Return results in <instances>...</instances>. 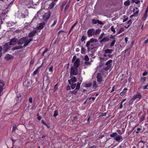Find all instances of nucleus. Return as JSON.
<instances>
[{
    "label": "nucleus",
    "mask_w": 148,
    "mask_h": 148,
    "mask_svg": "<svg viewBox=\"0 0 148 148\" xmlns=\"http://www.w3.org/2000/svg\"><path fill=\"white\" fill-rule=\"evenodd\" d=\"M27 37H23L19 39L17 42V44L18 45H22L26 43Z\"/></svg>",
    "instance_id": "nucleus-1"
},
{
    "label": "nucleus",
    "mask_w": 148,
    "mask_h": 148,
    "mask_svg": "<svg viewBox=\"0 0 148 148\" xmlns=\"http://www.w3.org/2000/svg\"><path fill=\"white\" fill-rule=\"evenodd\" d=\"M70 75H77L78 73V71L77 68L73 66L71 67L70 69Z\"/></svg>",
    "instance_id": "nucleus-2"
},
{
    "label": "nucleus",
    "mask_w": 148,
    "mask_h": 148,
    "mask_svg": "<svg viewBox=\"0 0 148 148\" xmlns=\"http://www.w3.org/2000/svg\"><path fill=\"white\" fill-rule=\"evenodd\" d=\"M51 15V13L49 11L45 13L43 15L42 18L45 21H47Z\"/></svg>",
    "instance_id": "nucleus-3"
},
{
    "label": "nucleus",
    "mask_w": 148,
    "mask_h": 148,
    "mask_svg": "<svg viewBox=\"0 0 148 148\" xmlns=\"http://www.w3.org/2000/svg\"><path fill=\"white\" fill-rule=\"evenodd\" d=\"M113 54H108L106 55V57H100L101 60L103 61H106L110 58H112L113 56Z\"/></svg>",
    "instance_id": "nucleus-4"
},
{
    "label": "nucleus",
    "mask_w": 148,
    "mask_h": 148,
    "mask_svg": "<svg viewBox=\"0 0 148 148\" xmlns=\"http://www.w3.org/2000/svg\"><path fill=\"white\" fill-rule=\"evenodd\" d=\"M97 82L99 84H101L103 82L102 75L100 73H98L97 75Z\"/></svg>",
    "instance_id": "nucleus-5"
},
{
    "label": "nucleus",
    "mask_w": 148,
    "mask_h": 148,
    "mask_svg": "<svg viewBox=\"0 0 148 148\" xmlns=\"http://www.w3.org/2000/svg\"><path fill=\"white\" fill-rule=\"evenodd\" d=\"M109 69H108L106 67L101 69L100 71V73H100L101 75L103 74L105 75H107L108 74L107 71Z\"/></svg>",
    "instance_id": "nucleus-6"
},
{
    "label": "nucleus",
    "mask_w": 148,
    "mask_h": 148,
    "mask_svg": "<svg viewBox=\"0 0 148 148\" xmlns=\"http://www.w3.org/2000/svg\"><path fill=\"white\" fill-rule=\"evenodd\" d=\"M95 30L93 28L89 29L87 31L89 37H91L94 36L95 35Z\"/></svg>",
    "instance_id": "nucleus-7"
},
{
    "label": "nucleus",
    "mask_w": 148,
    "mask_h": 148,
    "mask_svg": "<svg viewBox=\"0 0 148 148\" xmlns=\"http://www.w3.org/2000/svg\"><path fill=\"white\" fill-rule=\"evenodd\" d=\"M97 40L95 39L91 38L89 41H88L86 43V46L87 47V50L89 51L90 47H89L90 45V43H92L94 42H96Z\"/></svg>",
    "instance_id": "nucleus-8"
},
{
    "label": "nucleus",
    "mask_w": 148,
    "mask_h": 148,
    "mask_svg": "<svg viewBox=\"0 0 148 148\" xmlns=\"http://www.w3.org/2000/svg\"><path fill=\"white\" fill-rule=\"evenodd\" d=\"M80 65V60L78 58L76 59L75 61L73 63V67L77 68Z\"/></svg>",
    "instance_id": "nucleus-9"
},
{
    "label": "nucleus",
    "mask_w": 148,
    "mask_h": 148,
    "mask_svg": "<svg viewBox=\"0 0 148 148\" xmlns=\"http://www.w3.org/2000/svg\"><path fill=\"white\" fill-rule=\"evenodd\" d=\"M113 50L112 49H107L106 50H104V53L103 55V57H106V55L108 54H111Z\"/></svg>",
    "instance_id": "nucleus-10"
},
{
    "label": "nucleus",
    "mask_w": 148,
    "mask_h": 148,
    "mask_svg": "<svg viewBox=\"0 0 148 148\" xmlns=\"http://www.w3.org/2000/svg\"><path fill=\"white\" fill-rule=\"evenodd\" d=\"M18 41L17 39L15 38H13L11 39L9 42L10 45H15L17 43Z\"/></svg>",
    "instance_id": "nucleus-11"
},
{
    "label": "nucleus",
    "mask_w": 148,
    "mask_h": 148,
    "mask_svg": "<svg viewBox=\"0 0 148 148\" xmlns=\"http://www.w3.org/2000/svg\"><path fill=\"white\" fill-rule=\"evenodd\" d=\"M117 35H111L110 36V38L111 39H113L114 40H112V42H111L110 45V46L111 47H112L114 45L115 43L116 42V40H115V37Z\"/></svg>",
    "instance_id": "nucleus-12"
},
{
    "label": "nucleus",
    "mask_w": 148,
    "mask_h": 148,
    "mask_svg": "<svg viewBox=\"0 0 148 148\" xmlns=\"http://www.w3.org/2000/svg\"><path fill=\"white\" fill-rule=\"evenodd\" d=\"M112 62V60H108L105 64V65L107 66L106 67L109 69L112 66L111 63Z\"/></svg>",
    "instance_id": "nucleus-13"
},
{
    "label": "nucleus",
    "mask_w": 148,
    "mask_h": 148,
    "mask_svg": "<svg viewBox=\"0 0 148 148\" xmlns=\"http://www.w3.org/2000/svg\"><path fill=\"white\" fill-rule=\"evenodd\" d=\"M36 33L37 30H34L29 33L28 37L29 38L32 37L36 35Z\"/></svg>",
    "instance_id": "nucleus-14"
},
{
    "label": "nucleus",
    "mask_w": 148,
    "mask_h": 148,
    "mask_svg": "<svg viewBox=\"0 0 148 148\" xmlns=\"http://www.w3.org/2000/svg\"><path fill=\"white\" fill-rule=\"evenodd\" d=\"M145 142L141 140L139 141L137 145L138 147L139 148H143L144 147V144Z\"/></svg>",
    "instance_id": "nucleus-15"
},
{
    "label": "nucleus",
    "mask_w": 148,
    "mask_h": 148,
    "mask_svg": "<svg viewBox=\"0 0 148 148\" xmlns=\"http://www.w3.org/2000/svg\"><path fill=\"white\" fill-rule=\"evenodd\" d=\"M110 39L108 36H106L104 37L100 41V42L101 44H102L103 42H105L109 41Z\"/></svg>",
    "instance_id": "nucleus-16"
},
{
    "label": "nucleus",
    "mask_w": 148,
    "mask_h": 148,
    "mask_svg": "<svg viewBox=\"0 0 148 148\" xmlns=\"http://www.w3.org/2000/svg\"><path fill=\"white\" fill-rule=\"evenodd\" d=\"M133 97L135 99H136L137 98H138L139 99H141L142 98V96L140 93L138 92L137 94L134 95Z\"/></svg>",
    "instance_id": "nucleus-17"
},
{
    "label": "nucleus",
    "mask_w": 148,
    "mask_h": 148,
    "mask_svg": "<svg viewBox=\"0 0 148 148\" xmlns=\"http://www.w3.org/2000/svg\"><path fill=\"white\" fill-rule=\"evenodd\" d=\"M114 140L116 141L119 142L121 140H123L122 136L118 135L114 138Z\"/></svg>",
    "instance_id": "nucleus-18"
},
{
    "label": "nucleus",
    "mask_w": 148,
    "mask_h": 148,
    "mask_svg": "<svg viewBox=\"0 0 148 148\" xmlns=\"http://www.w3.org/2000/svg\"><path fill=\"white\" fill-rule=\"evenodd\" d=\"M13 58L12 56L10 54H8L5 56V59L7 60H9Z\"/></svg>",
    "instance_id": "nucleus-19"
},
{
    "label": "nucleus",
    "mask_w": 148,
    "mask_h": 148,
    "mask_svg": "<svg viewBox=\"0 0 148 148\" xmlns=\"http://www.w3.org/2000/svg\"><path fill=\"white\" fill-rule=\"evenodd\" d=\"M45 23L44 22H41L39 24V26H38V28L40 29H42L45 25Z\"/></svg>",
    "instance_id": "nucleus-20"
},
{
    "label": "nucleus",
    "mask_w": 148,
    "mask_h": 148,
    "mask_svg": "<svg viewBox=\"0 0 148 148\" xmlns=\"http://www.w3.org/2000/svg\"><path fill=\"white\" fill-rule=\"evenodd\" d=\"M23 47H24L23 46H22L21 45L16 46L15 47H14L12 49V50H17L18 49H22Z\"/></svg>",
    "instance_id": "nucleus-21"
},
{
    "label": "nucleus",
    "mask_w": 148,
    "mask_h": 148,
    "mask_svg": "<svg viewBox=\"0 0 148 148\" xmlns=\"http://www.w3.org/2000/svg\"><path fill=\"white\" fill-rule=\"evenodd\" d=\"M32 40H33V39L32 38H30V39H28V38L27 37V40L26 42V43L24 44L23 47H26L28 45V44L31 41H32Z\"/></svg>",
    "instance_id": "nucleus-22"
},
{
    "label": "nucleus",
    "mask_w": 148,
    "mask_h": 148,
    "mask_svg": "<svg viewBox=\"0 0 148 148\" xmlns=\"http://www.w3.org/2000/svg\"><path fill=\"white\" fill-rule=\"evenodd\" d=\"M133 12L134 15H136L139 12V9L138 8L135 7L133 9Z\"/></svg>",
    "instance_id": "nucleus-23"
},
{
    "label": "nucleus",
    "mask_w": 148,
    "mask_h": 148,
    "mask_svg": "<svg viewBox=\"0 0 148 148\" xmlns=\"http://www.w3.org/2000/svg\"><path fill=\"white\" fill-rule=\"evenodd\" d=\"M128 89L127 88H125L123 90V91L121 92L120 94V95L121 96H124L126 92V91Z\"/></svg>",
    "instance_id": "nucleus-24"
},
{
    "label": "nucleus",
    "mask_w": 148,
    "mask_h": 148,
    "mask_svg": "<svg viewBox=\"0 0 148 148\" xmlns=\"http://www.w3.org/2000/svg\"><path fill=\"white\" fill-rule=\"evenodd\" d=\"M81 79L80 80V82H79H79L77 83V85H76V89H77L78 90L79 89L80 87V85L81 83L82 82V78H81Z\"/></svg>",
    "instance_id": "nucleus-25"
},
{
    "label": "nucleus",
    "mask_w": 148,
    "mask_h": 148,
    "mask_svg": "<svg viewBox=\"0 0 148 148\" xmlns=\"http://www.w3.org/2000/svg\"><path fill=\"white\" fill-rule=\"evenodd\" d=\"M124 31V29L123 27H121L120 28L119 31H118L116 34V35H118L121 33H122V32H123Z\"/></svg>",
    "instance_id": "nucleus-26"
},
{
    "label": "nucleus",
    "mask_w": 148,
    "mask_h": 148,
    "mask_svg": "<svg viewBox=\"0 0 148 148\" xmlns=\"http://www.w3.org/2000/svg\"><path fill=\"white\" fill-rule=\"evenodd\" d=\"M57 21V18L56 17H55L54 18V22L53 24L51 25V27H53L56 24Z\"/></svg>",
    "instance_id": "nucleus-27"
},
{
    "label": "nucleus",
    "mask_w": 148,
    "mask_h": 148,
    "mask_svg": "<svg viewBox=\"0 0 148 148\" xmlns=\"http://www.w3.org/2000/svg\"><path fill=\"white\" fill-rule=\"evenodd\" d=\"M78 90L77 89L75 88L73 91H70V92L71 94V95H75L76 94Z\"/></svg>",
    "instance_id": "nucleus-28"
},
{
    "label": "nucleus",
    "mask_w": 148,
    "mask_h": 148,
    "mask_svg": "<svg viewBox=\"0 0 148 148\" xmlns=\"http://www.w3.org/2000/svg\"><path fill=\"white\" fill-rule=\"evenodd\" d=\"M9 46L7 45H5L3 47V50L5 52H6L9 49Z\"/></svg>",
    "instance_id": "nucleus-29"
},
{
    "label": "nucleus",
    "mask_w": 148,
    "mask_h": 148,
    "mask_svg": "<svg viewBox=\"0 0 148 148\" xmlns=\"http://www.w3.org/2000/svg\"><path fill=\"white\" fill-rule=\"evenodd\" d=\"M124 4L125 6H128L130 5V0H128L125 1L124 3Z\"/></svg>",
    "instance_id": "nucleus-30"
},
{
    "label": "nucleus",
    "mask_w": 148,
    "mask_h": 148,
    "mask_svg": "<svg viewBox=\"0 0 148 148\" xmlns=\"http://www.w3.org/2000/svg\"><path fill=\"white\" fill-rule=\"evenodd\" d=\"M70 80H71L72 83H74L77 81V78L75 76H73Z\"/></svg>",
    "instance_id": "nucleus-31"
},
{
    "label": "nucleus",
    "mask_w": 148,
    "mask_h": 148,
    "mask_svg": "<svg viewBox=\"0 0 148 148\" xmlns=\"http://www.w3.org/2000/svg\"><path fill=\"white\" fill-rule=\"evenodd\" d=\"M101 32V30L100 29H97L95 30V35H96L99 34L100 32Z\"/></svg>",
    "instance_id": "nucleus-32"
},
{
    "label": "nucleus",
    "mask_w": 148,
    "mask_h": 148,
    "mask_svg": "<svg viewBox=\"0 0 148 148\" xmlns=\"http://www.w3.org/2000/svg\"><path fill=\"white\" fill-rule=\"evenodd\" d=\"M118 134L117 133L114 132L110 135V136L111 138H114L115 136H117Z\"/></svg>",
    "instance_id": "nucleus-33"
},
{
    "label": "nucleus",
    "mask_w": 148,
    "mask_h": 148,
    "mask_svg": "<svg viewBox=\"0 0 148 148\" xmlns=\"http://www.w3.org/2000/svg\"><path fill=\"white\" fill-rule=\"evenodd\" d=\"M4 85V83H2V84H0V96H1V93L3 89V87Z\"/></svg>",
    "instance_id": "nucleus-34"
},
{
    "label": "nucleus",
    "mask_w": 148,
    "mask_h": 148,
    "mask_svg": "<svg viewBox=\"0 0 148 148\" xmlns=\"http://www.w3.org/2000/svg\"><path fill=\"white\" fill-rule=\"evenodd\" d=\"M58 114V110H55L54 112V113L53 114V116L56 117Z\"/></svg>",
    "instance_id": "nucleus-35"
},
{
    "label": "nucleus",
    "mask_w": 148,
    "mask_h": 148,
    "mask_svg": "<svg viewBox=\"0 0 148 148\" xmlns=\"http://www.w3.org/2000/svg\"><path fill=\"white\" fill-rule=\"evenodd\" d=\"M55 5V3L53 2H51L49 5V7L51 9L53 8Z\"/></svg>",
    "instance_id": "nucleus-36"
},
{
    "label": "nucleus",
    "mask_w": 148,
    "mask_h": 148,
    "mask_svg": "<svg viewBox=\"0 0 148 148\" xmlns=\"http://www.w3.org/2000/svg\"><path fill=\"white\" fill-rule=\"evenodd\" d=\"M14 1V0H7V1L8 2V3L10 5L13 4Z\"/></svg>",
    "instance_id": "nucleus-37"
},
{
    "label": "nucleus",
    "mask_w": 148,
    "mask_h": 148,
    "mask_svg": "<svg viewBox=\"0 0 148 148\" xmlns=\"http://www.w3.org/2000/svg\"><path fill=\"white\" fill-rule=\"evenodd\" d=\"M135 100V99L133 97L132 98L130 101L129 103L130 104L132 105Z\"/></svg>",
    "instance_id": "nucleus-38"
},
{
    "label": "nucleus",
    "mask_w": 148,
    "mask_h": 148,
    "mask_svg": "<svg viewBox=\"0 0 148 148\" xmlns=\"http://www.w3.org/2000/svg\"><path fill=\"white\" fill-rule=\"evenodd\" d=\"M84 85L85 87H89L91 86L92 84L91 83H85Z\"/></svg>",
    "instance_id": "nucleus-39"
},
{
    "label": "nucleus",
    "mask_w": 148,
    "mask_h": 148,
    "mask_svg": "<svg viewBox=\"0 0 148 148\" xmlns=\"http://www.w3.org/2000/svg\"><path fill=\"white\" fill-rule=\"evenodd\" d=\"M148 83H147L146 84V85L144 86L143 87V89L144 90H146V89L148 90Z\"/></svg>",
    "instance_id": "nucleus-40"
},
{
    "label": "nucleus",
    "mask_w": 148,
    "mask_h": 148,
    "mask_svg": "<svg viewBox=\"0 0 148 148\" xmlns=\"http://www.w3.org/2000/svg\"><path fill=\"white\" fill-rule=\"evenodd\" d=\"M110 29L111 31L112 32L114 33L116 32V30L113 26H112L111 27Z\"/></svg>",
    "instance_id": "nucleus-41"
},
{
    "label": "nucleus",
    "mask_w": 148,
    "mask_h": 148,
    "mask_svg": "<svg viewBox=\"0 0 148 148\" xmlns=\"http://www.w3.org/2000/svg\"><path fill=\"white\" fill-rule=\"evenodd\" d=\"M93 88L95 89L97 87L96 82V81H94L93 84Z\"/></svg>",
    "instance_id": "nucleus-42"
},
{
    "label": "nucleus",
    "mask_w": 148,
    "mask_h": 148,
    "mask_svg": "<svg viewBox=\"0 0 148 148\" xmlns=\"http://www.w3.org/2000/svg\"><path fill=\"white\" fill-rule=\"evenodd\" d=\"M147 14H146V13H145L144 14V16L143 17V19L142 20L144 21H145L147 17Z\"/></svg>",
    "instance_id": "nucleus-43"
},
{
    "label": "nucleus",
    "mask_w": 148,
    "mask_h": 148,
    "mask_svg": "<svg viewBox=\"0 0 148 148\" xmlns=\"http://www.w3.org/2000/svg\"><path fill=\"white\" fill-rule=\"evenodd\" d=\"M86 50V49L82 47V49L81 50V53H82L83 54L84 53Z\"/></svg>",
    "instance_id": "nucleus-44"
},
{
    "label": "nucleus",
    "mask_w": 148,
    "mask_h": 148,
    "mask_svg": "<svg viewBox=\"0 0 148 148\" xmlns=\"http://www.w3.org/2000/svg\"><path fill=\"white\" fill-rule=\"evenodd\" d=\"M146 79V77H143L141 78V80L142 83H144Z\"/></svg>",
    "instance_id": "nucleus-45"
},
{
    "label": "nucleus",
    "mask_w": 148,
    "mask_h": 148,
    "mask_svg": "<svg viewBox=\"0 0 148 148\" xmlns=\"http://www.w3.org/2000/svg\"><path fill=\"white\" fill-rule=\"evenodd\" d=\"M145 115L144 114H143L141 116V118L140 119V121H143L144 120H145Z\"/></svg>",
    "instance_id": "nucleus-46"
},
{
    "label": "nucleus",
    "mask_w": 148,
    "mask_h": 148,
    "mask_svg": "<svg viewBox=\"0 0 148 148\" xmlns=\"http://www.w3.org/2000/svg\"><path fill=\"white\" fill-rule=\"evenodd\" d=\"M133 3H135L136 4H138L140 3V1L139 0H132Z\"/></svg>",
    "instance_id": "nucleus-47"
},
{
    "label": "nucleus",
    "mask_w": 148,
    "mask_h": 148,
    "mask_svg": "<svg viewBox=\"0 0 148 148\" xmlns=\"http://www.w3.org/2000/svg\"><path fill=\"white\" fill-rule=\"evenodd\" d=\"M69 6V4H67V5L64 8V12H66L67 10L68 9Z\"/></svg>",
    "instance_id": "nucleus-48"
},
{
    "label": "nucleus",
    "mask_w": 148,
    "mask_h": 148,
    "mask_svg": "<svg viewBox=\"0 0 148 148\" xmlns=\"http://www.w3.org/2000/svg\"><path fill=\"white\" fill-rule=\"evenodd\" d=\"M86 37L85 36H83L81 38V41L82 42L84 41V40H86Z\"/></svg>",
    "instance_id": "nucleus-49"
},
{
    "label": "nucleus",
    "mask_w": 148,
    "mask_h": 148,
    "mask_svg": "<svg viewBox=\"0 0 148 148\" xmlns=\"http://www.w3.org/2000/svg\"><path fill=\"white\" fill-rule=\"evenodd\" d=\"M38 69H36L33 73V76H34L36 75L38 71Z\"/></svg>",
    "instance_id": "nucleus-50"
},
{
    "label": "nucleus",
    "mask_w": 148,
    "mask_h": 148,
    "mask_svg": "<svg viewBox=\"0 0 148 148\" xmlns=\"http://www.w3.org/2000/svg\"><path fill=\"white\" fill-rule=\"evenodd\" d=\"M132 23V21L131 20H130L126 24H128V25H129V26L131 25Z\"/></svg>",
    "instance_id": "nucleus-51"
},
{
    "label": "nucleus",
    "mask_w": 148,
    "mask_h": 148,
    "mask_svg": "<svg viewBox=\"0 0 148 148\" xmlns=\"http://www.w3.org/2000/svg\"><path fill=\"white\" fill-rule=\"evenodd\" d=\"M76 86V84H72L71 85V88L73 89H74L75 88Z\"/></svg>",
    "instance_id": "nucleus-52"
},
{
    "label": "nucleus",
    "mask_w": 148,
    "mask_h": 148,
    "mask_svg": "<svg viewBox=\"0 0 148 148\" xmlns=\"http://www.w3.org/2000/svg\"><path fill=\"white\" fill-rule=\"evenodd\" d=\"M53 66L51 65L49 69V71L51 72L53 71Z\"/></svg>",
    "instance_id": "nucleus-53"
},
{
    "label": "nucleus",
    "mask_w": 148,
    "mask_h": 148,
    "mask_svg": "<svg viewBox=\"0 0 148 148\" xmlns=\"http://www.w3.org/2000/svg\"><path fill=\"white\" fill-rule=\"evenodd\" d=\"M16 125H14L12 126V132L15 131L16 128Z\"/></svg>",
    "instance_id": "nucleus-54"
},
{
    "label": "nucleus",
    "mask_w": 148,
    "mask_h": 148,
    "mask_svg": "<svg viewBox=\"0 0 148 148\" xmlns=\"http://www.w3.org/2000/svg\"><path fill=\"white\" fill-rule=\"evenodd\" d=\"M91 64V63L90 62H88V61L85 62L84 63V64L86 66H88L89 65H90Z\"/></svg>",
    "instance_id": "nucleus-55"
},
{
    "label": "nucleus",
    "mask_w": 148,
    "mask_h": 148,
    "mask_svg": "<svg viewBox=\"0 0 148 148\" xmlns=\"http://www.w3.org/2000/svg\"><path fill=\"white\" fill-rule=\"evenodd\" d=\"M84 60H85L86 61H88L89 60V58H88V56L86 55L85 56L84 58Z\"/></svg>",
    "instance_id": "nucleus-56"
},
{
    "label": "nucleus",
    "mask_w": 148,
    "mask_h": 148,
    "mask_svg": "<svg viewBox=\"0 0 148 148\" xmlns=\"http://www.w3.org/2000/svg\"><path fill=\"white\" fill-rule=\"evenodd\" d=\"M104 33H102L101 35H100V36H99V39H102V38H103V37L104 36Z\"/></svg>",
    "instance_id": "nucleus-57"
},
{
    "label": "nucleus",
    "mask_w": 148,
    "mask_h": 148,
    "mask_svg": "<svg viewBox=\"0 0 148 148\" xmlns=\"http://www.w3.org/2000/svg\"><path fill=\"white\" fill-rule=\"evenodd\" d=\"M92 23L93 24H96L97 23V20L93 19L92 20Z\"/></svg>",
    "instance_id": "nucleus-58"
},
{
    "label": "nucleus",
    "mask_w": 148,
    "mask_h": 148,
    "mask_svg": "<svg viewBox=\"0 0 148 148\" xmlns=\"http://www.w3.org/2000/svg\"><path fill=\"white\" fill-rule=\"evenodd\" d=\"M123 103L120 102V106L118 107V109H122L123 108Z\"/></svg>",
    "instance_id": "nucleus-59"
},
{
    "label": "nucleus",
    "mask_w": 148,
    "mask_h": 148,
    "mask_svg": "<svg viewBox=\"0 0 148 148\" xmlns=\"http://www.w3.org/2000/svg\"><path fill=\"white\" fill-rule=\"evenodd\" d=\"M91 99H92V101H94V100H95V97H90V98H88L87 99L86 101L88 100V99L89 100H90Z\"/></svg>",
    "instance_id": "nucleus-60"
},
{
    "label": "nucleus",
    "mask_w": 148,
    "mask_h": 148,
    "mask_svg": "<svg viewBox=\"0 0 148 148\" xmlns=\"http://www.w3.org/2000/svg\"><path fill=\"white\" fill-rule=\"evenodd\" d=\"M34 62V60L33 59L31 60L30 62V65H32Z\"/></svg>",
    "instance_id": "nucleus-61"
},
{
    "label": "nucleus",
    "mask_w": 148,
    "mask_h": 148,
    "mask_svg": "<svg viewBox=\"0 0 148 148\" xmlns=\"http://www.w3.org/2000/svg\"><path fill=\"white\" fill-rule=\"evenodd\" d=\"M38 114H37V116H38L37 118L38 120H40L41 119H42V117L40 116H38Z\"/></svg>",
    "instance_id": "nucleus-62"
},
{
    "label": "nucleus",
    "mask_w": 148,
    "mask_h": 148,
    "mask_svg": "<svg viewBox=\"0 0 148 148\" xmlns=\"http://www.w3.org/2000/svg\"><path fill=\"white\" fill-rule=\"evenodd\" d=\"M97 23L100 25H103L102 22L98 20H97Z\"/></svg>",
    "instance_id": "nucleus-63"
},
{
    "label": "nucleus",
    "mask_w": 148,
    "mask_h": 148,
    "mask_svg": "<svg viewBox=\"0 0 148 148\" xmlns=\"http://www.w3.org/2000/svg\"><path fill=\"white\" fill-rule=\"evenodd\" d=\"M66 89L67 90H69L71 89V87L70 86L68 85L66 87Z\"/></svg>",
    "instance_id": "nucleus-64"
}]
</instances>
